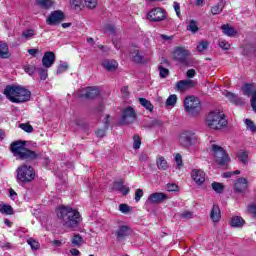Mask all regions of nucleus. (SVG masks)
I'll return each mask as SVG.
<instances>
[{"label": "nucleus", "instance_id": "1", "mask_svg": "<svg viewBox=\"0 0 256 256\" xmlns=\"http://www.w3.org/2000/svg\"><path fill=\"white\" fill-rule=\"evenodd\" d=\"M58 219L62 220L64 227L73 229L81 223V214L77 209L67 206H60L56 209Z\"/></svg>", "mask_w": 256, "mask_h": 256}, {"label": "nucleus", "instance_id": "2", "mask_svg": "<svg viewBox=\"0 0 256 256\" xmlns=\"http://www.w3.org/2000/svg\"><path fill=\"white\" fill-rule=\"evenodd\" d=\"M4 95L11 103H26L31 99V91L21 85L7 86Z\"/></svg>", "mask_w": 256, "mask_h": 256}, {"label": "nucleus", "instance_id": "3", "mask_svg": "<svg viewBox=\"0 0 256 256\" xmlns=\"http://www.w3.org/2000/svg\"><path fill=\"white\" fill-rule=\"evenodd\" d=\"M10 151L16 159H19L20 161L39 159V154L27 149V147H25V142L22 141L13 142L10 146Z\"/></svg>", "mask_w": 256, "mask_h": 256}, {"label": "nucleus", "instance_id": "4", "mask_svg": "<svg viewBox=\"0 0 256 256\" xmlns=\"http://www.w3.org/2000/svg\"><path fill=\"white\" fill-rule=\"evenodd\" d=\"M206 125L209 129H213L214 131H221V129L227 127L228 122L227 118H225V114L216 110L208 113L206 116Z\"/></svg>", "mask_w": 256, "mask_h": 256}, {"label": "nucleus", "instance_id": "5", "mask_svg": "<svg viewBox=\"0 0 256 256\" xmlns=\"http://www.w3.org/2000/svg\"><path fill=\"white\" fill-rule=\"evenodd\" d=\"M35 179V168L28 164H22L16 169V181L18 185H27Z\"/></svg>", "mask_w": 256, "mask_h": 256}, {"label": "nucleus", "instance_id": "6", "mask_svg": "<svg viewBox=\"0 0 256 256\" xmlns=\"http://www.w3.org/2000/svg\"><path fill=\"white\" fill-rule=\"evenodd\" d=\"M201 139L197 136V133L192 130H184L180 133L178 137V143L181 147L185 149H190V147H195V145H199Z\"/></svg>", "mask_w": 256, "mask_h": 256}, {"label": "nucleus", "instance_id": "7", "mask_svg": "<svg viewBox=\"0 0 256 256\" xmlns=\"http://www.w3.org/2000/svg\"><path fill=\"white\" fill-rule=\"evenodd\" d=\"M210 151L212 155H214V159L218 165L225 166L229 163V155H227V152H225L223 147L217 144H212Z\"/></svg>", "mask_w": 256, "mask_h": 256}, {"label": "nucleus", "instance_id": "8", "mask_svg": "<svg viewBox=\"0 0 256 256\" xmlns=\"http://www.w3.org/2000/svg\"><path fill=\"white\" fill-rule=\"evenodd\" d=\"M189 55H191V52L187 48L178 46L174 48L172 52V59H174V61H177L178 63L185 64L187 63Z\"/></svg>", "mask_w": 256, "mask_h": 256}, {"label": "nucleus", "instance_id": "9", "mask_svg": "<svg viewBox=\"0 0 256 256\" xmlns=\"http://www.w3.org/2000/svg\"><path fill=\"white\" fill-rule=\"evenodd\" d=\"M199 105H201V102L197 97L189 96L184 100V109L189 115H195V113H197V109H199Z\"/></svg>", "mask_w": 256, "mask_h": 256}, {"label": "nucleus", "instance_id": "10", "mask_svg": "<svg viewBox=\"0 0 256 256\" xmlns=\"http://www.w3.org/2000/svg\"><path fill=\"white\" fill-rule=\"evenodd\" d=\"M165 17V10L160 7L153 8L147 14L148 21H152V23H159L160 21H163Z\"/></svg>", "mask_w": 256, "mask_h": 256}, {"label": "nucleus", "instance_id": "11", "mask_svg": "<svg viewBox=\"0 0 256 256\" xmlns=\"http://www.w3.org/2000/svg\"><path fill=\"white\" fill-rule=\"evenodd\" d=\"M135 119H137V114L135 113V110L132 107H127L122 113L120 124L131 125V123H135Z\"/></svg>", "mask_w": 256, "mask_h": 256}, {"label": "nucleus", "instance_id": "12", "mask_svg": "<svg viewBox=\"0 0 256 256\" xmlns=\"http://www.w3.org/2000/svg\"><path fill=\"white\" fill-rule=\"evenodd\" d=\"M197 83L195 80L187 79L180 80L176 83L175 90L180 91V93H185V91H189V89H193Z\"/></svg>", "mask_w": 256, "mask_h": 256}, {"label": "nucleus", "instance_id": "13", "mask_svg": "<svg viewBox=\"0 0 256 256\" xmlns=\"http://www.w3.org/2000/svg\"><path fill=\"white\" fill-rule=\"evenodd\" d=\"M191 177L196 183V185H198V187H201L203 186V183H205V180L207 179V174L205 173V171L201 169H193L191 171Z\"/></svg>", "mask_w": 256, "mask_h": 256}, {"label": "nucleus", "instance_id": "14", "mask_svg": "<svg viewBox=\"0 0 256 256\" xmlns=\"http://www.w3.org/2000/svg\"><path fill=\"white\" fill-rule=\"evenodd\" d=\"M167 199H169V197L165 193L155 192L149 195L147 203L159 205V203H163V201H167Z\"/></svg>", "mask_w": 256, "mask_h": 256}, {"label": "nucleus", "instance_id": "15", "mask_svg": "<svg viewBox=\"0 0 256 256\" xmlns=\"http://www.w3.org/2000/svg\"><path fill=\"white\" fill-rule=\"evenodd\" d=\"M63 21V12L56 10L50 13L46 19L47 25H59Z\"/></svg>", "mask_w": 256, "mask_h": 256}, {"label": "nucleus", "instance_id": "16", "mask_svg": "<svg viewBox=\"0 0 256 256\" xmlns=\"http://www.w3.org/2000/svg\"><path fill=\"white\" fill-rule=\"evenodd\" d=\"M54 64H55V53L51 51L46 52L42 58L43 67H46V69H49L53 67Z\"/></svg>", "mask_w": 256, "mask_h": 256}, {"label": "nucleus", "instance_id": "17", "mask_svg": "<svg viewBox=\"0 0 256 256\" xmlns=\"http://www.w3.org/2000/svg\"><path fill=\"white\" fill-rule=\"evenodd\" d=\"M101 94V91L99 88L92 86V87H87L83 90V97H86V99H95V97H99Z\"/></svg>", "mask_w": 256, "mask_h": 256}, {"label": "nucleus", "instance_id": "18", "mask_svg": "<svg viewBox=\"0 0 256 256\" xmlns=\"http://www.w3.org/2000/svg\"><path fill=\"white\" fill-rule=\"evenodd\" d=\"M249 187V182L245 178H238L234 184V189L237 193H245Z\"/></svg>", "mask_w": 256, "mask_h": 256}, {"label": "nucleus", "instance_id": "19", "mask_svg": "<svg viewBox=\"0 0 256 256\" xmlns=\"http://www.w3.org/2000/svg\"><path fill=\"white\" fill-rule=\"evenodd\" d=\"M129 235V227L127 226H120L116 232V237L118 241H123L125 237Z\"/></svg>", "mask_w": 256, "mask_h": 256}, {"label": "nucleus", "instance_id": "20", "mask_svg": "<svg viewBox=\"0 0 256 256\" xmlns=\"http://www.w3.org/2000/svg\"><path fill=\"white\" fill-rule=\"evenodd\" d=\"M210 217L214 223H219L221 220V210L219 209V206H213Z\"/></svg>", "mask_w": 256, "mask_h": 256}, {"label": "nucleus", "instance_id": "21", "mask_svg": "<svg viewBox=\"0 0 256 256\" xmlns=\"http://www.w3.org/2000/svg\"><path fill=\"white\" fill-rule=\"evenodd\" d=\"M221 29L224 35H227V37H235V35H237V30H235V28H233L229 24L222 25Z\"/></svg>", "mask_w": 256, "mask_h": 256}, {"label": "nucleus", "instance_id": "22", "mask_svg": "<svg viewBox=\"0 0 256 256\" xmlns=\"http://www.w3.org/2000/svg\"><path fill=\"white\" fill-rule=\"evenodd\" d=\"M102 65L107 71H115L119 67V64L115 60H104Z\"/></svg>", "mask_w": 256, "mask_h": 256}, {"label": "nucleus", "instance_id": "23", "mask_svg": "<svg viewBox=\"0 0 256 256\" xmlns=\"http://www.w3.org/2000/svg\"><path fill=\"white\" fill-rule=\"evenodd\" d=\"M225 9V1L220 0L216 5L212 6L211 13L212 15H219Z\"/></svg>", "mask_w": 256, "mask_h": 256}, {"label": "nucleus", "instance_id": "24", "mask_svg": "<svg viewBox=\"0 0 256 256\" xmlns=\"http://www.w3.org/2000/svg\"><path fill=\"white\" fill-rule=\"evenodd\" d=\"M0 58L9 59V46L5 42H0Z\"/></svg>", "mask_w": 256, "mask_h": 256}, {"label": "nucleus", "instance_id": "25", "mask_svg": "<svg viewBox=\"0 0 256 256\" xmlns=\"http://www.w3.org/2000/svg\"><path fill=\"white\" fill-rule=\"evenodd\" d=\"M156 164L158 169H161L162 171H165L169 168V164L167 163V160H165V157L163 156L157 157Z\"/></svg>", "mask_w": 256, "mask_h": 256}, {"label": "nucleus", "instance_id": "26", "mask_svg": "<svg viewBox=\"0 0 256 256\" xmlns=\"http://www.w3.org/2000/svg\"><path fill=\"white\" fill-rule=\"evenodd\" d=\"M0 213H2V215H13V207L9 204L1 203Z\"/></svg>", "mask_w": 256, "mask_h": 256}, {"label": "nucleus", "instance_id": "27", "mask_svg": "<svg viewBox=\"0 0 256 256\" xmlns=\"http://www.w3.org/2000/svg\"><path fill=\"white\" fill-rule=\"evenodd\" d=\"M139 103L142 107H144V109H146L147 111L152 112L153 109H155V107L153 106V104L151 103V101L145 99V98H139Z\"/></svg>", "mask_w": 256, "mask_h": 256}, {"label": "nucleus", "instance_id": "28", "mask_svg": "<svg viewBox=\"0 0 256 256\" xmlns=\"http://www.w3.org/2000/svg\"><path fill=\"white\" fill-rule=\"evenodd\" d=\"M242 91H243V95H247V97L249 96H253V93L255 92V86L253 84H245L242 87Z\"/></svg>", "mask_w": 256, "mask_h": 256}, {"label": "nucleus", "instance_id": "29", "mask_svg": "<svg viewBox=\"0 0 256 256\" xmlns=\"http://www.w3.org/2000/svg\"><path fill=\"white\" fill-rule=\"evenodd\" d=\"M109 129V115H106L104 121V129H100L96 132L97 137H105V133Z\"/></svg>", "mask_w": 256, "mask_h": 256}, {"label": "nucleus", "instance_id": "30", "mask_svg": "<svg viewBox=\"0 0 256 256\" xmlns=\"http://www.w3.org/2000/svg\"><path fill=\"white\" fill-rule=\"evenodd\" d=\"M71 243L73 247H81L83 245V237H81L79 234H76L72 237Z\"/></svg>", "mask_w": 256, "mask_h": 256}, {"label": "nucleus", "instance_id": "31", "mask_svg": "<svg viewBox=\"0 0 256 256\" xmlns=\"http://www.w3.org/2000/svg\"><path fill=\"white\" fill-rule=\"evenodd\" d=\"M231 225L232 227H242L245 225V220L239 216L233 217L231 220Z\"/></svg>", "mask_w": 256, "mask_h": 256}, {"label": "nucleus", "instance_id": "32", "mask_svg": "<svg viewBox=\"0 0 256 256\" xmlns=\"http://www.w3.org/2000/svg\"><path fill=\"white\" fill-rule=\"evenodd\" d=\"M131 57L135 63H141L143 61V55H141L138 49L131 52Z\"/></svg>", "mask_w": 256, "mask_h": 256}, {"label": "nucleus", "instance_id": "33", "mask_svg": "<svg viewBox=\"0 0 256 256\" xmlns=\"http://www.w3.org/2000/svg\"><path fill=\"white\" fill-rule=\"evenodd\" d=\"M36 3L42 9H49V7L53 6V2L51 0H36Z\"/></svg>", "mask_w": 256, "mask_h": 256}, {"label": "nucleus", "instance_id": "34", "mask_svg": "<svg viewBox=\"0 0 256 256\" xmlns=\"http://www.w3.org/2000/svg\"><path fill=\"white\" fill-rule=\"evenodd\" d=\"M187 31L191 33H197L199 31V26H197V21L190 20L189 24L187 25Z\"/></svg>", "mask_w": 256, "mask_h": 256}, {"label": "nucleus", "instance_id": "35", "mask_svg": "<svg viewBox=\"0 0 256 256\" xmlns=\"http://www.w3.org/2000/svg\"><path fill=\"white\" fill-rule=\"evenodd\" d=\"M238 159L241 161V163H244V165H247L249 154L246 151H240L237 155Z\"/></svg>", "mask_w": 256, "mask_h": 256}, {"label": "nucleus", "instance_id": "36", "mask_svg": "<svg viewBox=\"0 0 256 256\" xmlns=\"http://www.w3.org/2000/svg\"><path fill=\"white\" fill-rule=\"evenodd\" d=\"M177 104V96L175 94L170 95L166 100L167 107H173Z\"/></svg>", "mask_w": 256, "mask_h": 256}, {"label": "nucleus", "instance_id": "37", "mask_svg": "<svg viewBox=\"0 0 256 256\" xmlns=\"http://www.w3.org/2000/svg\"><path fill=\"white\" fill-rule=\"evenodd\" d=\"M212 189H213V191H215V193H223V189H225V187L223 186L222 183L213 182Z\"/></svg>", "mask_w": 256, "mask_h": 256}, {"label": "nucleus", "instance_id": "38", "mask_svg": "<svg viewBox=\"0 0 256 256\" xmlns=\"http://www.w3.org/2000/svg\"><path fill=\"white\" fill-rule=\"evenodd\" d=\"M208 48H209V42L201 41L198 43L197 51H199V53H203V51H207Z\"/></svg>", "mask_w": 256, "mask_h": 256}, {"label": "nucleus", "instance_id": "39", "mask_svg": "<svg viewBox=\"0 0 256 256\" xmlns=\"http://www.w3.org/2000/svg\"><path fill=\"white\" fill-rule=\"evenodd\" d=\"M22 37H24V39H26L27 41H29V39H33V37H35V30L33 29L25 30L22 33Z\"/></svg>", "mask_w": 256, "mask_h": 256}, {"label": "nucleus", "instance_id": "40", "mask_svg": "<svg viewBox=\"0 0 256 256\" xmlns=\"http://www.w3.org/2000/svg\"><path fill=\"white\" fill-rule=\"evenodd\" d=\"M219 48L220 49H224V51H229V49H231V44H229V42H227L224 39H220L218 42Z\"/></svg>", "mask_w": 256, "mask_h": 256}, {"label": "nucleus", "instance_id": "41", "mask_svg": "<svg viewBox=\"0 0 256 256\" xmlns=\"http://www.w3.org/2000/svg\"><path fill=\"white\" fill-rule=\"evenodd\" d=\"M28 245H30L31 249H33L34 251H37V249H39V243L37 242V240L33 239V238H29L27 240Z\"/></svg>", "mask_w": 256, "mask_h": 256}, {"label": "nucleus", "instance_id": "42", "mask_svg": "<svg viewBox=\"0 0 256 256\" xmlns=\"http://www.w3.org/2000/svg\"><path fill=\"white\" fill-rule=\"evenodd\" d=\"M68 69L69 65L66 62H64L58 66L57 74L61 75V73H65V71H67Z\"/></svg>", "mask_w": 256, "mask_h": 256}, {"label": "nucleus", "instance_id": "43", "mask_svg": "<svg viewBox=\"0 0 256 256\" xmlns=\"http://www.w3.org/2000/svg\"><path fill=\"white\" fill-rule=\"evenodd\" d=\"M245 125L247 126L248 129L252 131V133L256 132V125L251 121V119H246L245 120Z\"/></svg>", "mask_w": 256, "mask_h": 256}, {"label": "nucleus", "instance_id": "44", "mask_svg": "<svg viewBox=\"0 0 256 256\" xmlns=\"http://www.w3.org/2000/svg\"><path fill=\"white\" fill-rule=\"evenodd\" d=\"M72 9H79L83 5V0H70Z\"/></svg>", "mask_w": 256, "mask_h": 256}, {"label": "nucleus", "instance_id": "45", "mask_svg": "<svg viewBox=\"0 0 256 256\" xmlns=\"http://www.w3.org/2000/svg\"><path fill=\"white\" fill-rule=\"evenodd\" d=\"M133 141V149H139L141 147V138H139V135H134Z\"/></svg>", "mask_w": 256, "mask_h": 256}, {"label": "nucleus", "instance_id": "46", "mask_svg": "<svg viewBox=\"0 0 256 256\" xmlns=\"http://www.w3.org/2000/svg\"><path fill=\"white\" fill-rule=\"evenodd\" d=\"M84 3L88 9H95L97 7V0H84Z\"/></svg>", "mask_w": 256, "mask_h": 256}, {"label": "nucleus", "instance_id": "47", "mask_svg": "<svg viewBox=\"0 0 256 256\" xmlns=\"http://www.w3.org/2000/svg\"><path fill=\"white\" fill-rule=\"evenodd\" d=\"M224 95L229 101H231V103H237V95H235L234 93L226 92L224 93Z\"/></svg>", "mask_w": 256, "mask_h": 256}, {"label": "nucleus", "instance_id": "48", "mask_svg": "<svg viewBox=\"0 0 256 256\" xmlns=\"http://www.w3.org/2000/svg\"><path fill=\"white\" fill-rule=\"evenodd\" d=\"M158 69L160 72V77H162V79H165V77H167L169 75V69H167L163 66H159Z\"/></svg>", "mask_w": 256, "mask_h": 256}, {"label": "nucleus", "instance_id": "49", "mask_svg": "<svg viewBox=\"0 0 256 256\" xmlns=\"http://www.w3.org/2000/svg\"><path fill=\"white\" fill-rule=\"evenodd\" d=\"M112 189L113 191H123L125 186L123 185V182H114Z\"/></svg>", "mask_w": 256, "mask_h": 256}, {"label": "nucleus", "instance_id": "50", "mask_svg": "<svg viewBox=\"0 0 256 256\" xmlns=\"http://www.w3.org/2000/svg\"><path fill=\"white\" fill-rule=\"evenodd\" d=\"M20 129L23 131H26V133H32L33 132V126L31 124H20Z\"/></svg>", "mask_w": 256, "mask_h": 256}, {"label": "nucleus", "instance_id": "51", "mask_svg": "<svg viewBox=\"0 0 256 256\" xmlns=\"http://www.w3.org/2000/svg\"><path fill=\"white\" fill-rule=\"evenodd\" d=\"M173 8H174V11H175L177 17L181 18V6L179 5V3L174 2L173 3Z\"/></svg>", "mask_w": 256, "mask_h": 256}, {"label": "nucleus", "instance_id": "52", "mask_svg": "<svg viewBox=\"0 0 256 256\" xmlns=\"http://www.w3.org/2000/svg\"><path fill=\"white\" fill-rule=\"evenodd\" d=\"M119 211H121V213H129V211H131V207L127 204H120Z\"/></svg>", "mask_w": 256, "mask_h": 256}, {"label": "nucleus", "instance_id": "53", "mask_svg": "<svg viewBox=\"0 0 256 256\" xmlns=\"http://www.w3.org/2000/svg\"><path fill=\"white\" fill-rule=\"evenodd\" d=\"M38 73L40 75V79L42 81H45V79H47V70L43 69V68H39L38 69Z\"/></svg>", "mask_w": 256, "mask_h": 256}, {"label": "nucleus", "instance_id": "54", "mask_svg": "<svg viewBox=\"0 0 256 256\" xmlns=\"http://www.w3.org/2000/svg\"><path fill=\"white\" fill-rule=\"evenodd\" d=\"M141 197H143V190L137 189L135 192V201L139 203V201H141Z\"/></svg>", "mask_w": 256, "mask_h": 256}, {"label": "nucleus", "instance_id": "55", "mask_svg": "<svg viewBox=\"0 0 256 256\" xmlns=\"http://www.w3.org/2000/svg\"><path fill=\"white\" fill-rule=\"evenodd\" d=\"M175 161H176V165L178 167H181V165H183V158H182L181 154L175 155Z\"/></svg>", "mask_w": 256, "mask_h": 256}, {"label": "nucleus", "instance_id": "56", "mask_svg": "<svg viewBox=\"0 0 256 256\" xmlns=\"http://www.w3.org/2000/svg\"><path fill=\"white\" fill-rule=\"evenodd\" d=\"M195 69H189L186 72V77H188V79H193V77H195Z\"/></svg>", "mask_w": 256, "mask_h": 256}, {"label": "nucleus", "instance_id": "57", "mask_svg": "<svg viewBox=\"0 0 256 256\" xmlns=\"http://www.w3.org/2000/svg\"><path fill=\"white\" fill-rule=\"evenodd\" d=\"M181 217L183 219H191V217H193V212H189V211L183 212L181 214Z\"/></svg>", "mask_w": 256, "mask_h": 256}, {"label": "nucleus", "instance_id": "58", "mask_svg": "<svg viewBox=\"0 0 256 256\" xmlns=\"http://www.w3.org/2000/svg\"><path fill=\"white\" fill-rule=\"evenodd\" d=\"M104 31L106 33H115V27H113V25H108L104 28Z\"/></svg>", "mask_w": 256, "mask_h": 256}, {"label": "nucleus", "instance_id": "59", "mask_svg": "<svg viewBox=\"0 0 256 256\" xmlns=\"http://www.w3.org/2000/svg\"><path fill=\"white\" fill-rule=\"evenodd\" d=\"M9 193H10V198L12 199V201H15V199H17V192H15V190H13V189H10Z\"/></svg>", "mask_w": 256, "mask_h": 256}, {"label": "nucleus", "instance_id": "60", "mask_svg": "<svg viewBox=\"0 0 256 256\" xmlns=\"http://www.w3.org/2000/svg\"><path fill=\"white\" fill-rule=\"evenodd\" d=\"M167 189H168V191H177V185L176 184H168Z\"/></svg>", "mask_w": 256, "mask_h": 256}, {"label": "nucleus", "instance_id": "61", "mask_svg": "<svg viewBox=\"0 0 256 256\" xmlns=\"http://www.w3.org/2000/svg\"><path fill=\"white\" fill-rule=\"evenodd\" d=\"M52 245H54V247H61V245H63V242H61L60 240H54L52 241Z\"/></svg>", "mask_w": 256, "mask_h": 256}, {"label": "nucleus", "instance_id": "62", "mask_svg": "<svg viewBox=\"0 0 256 256\" xmlns=\"http://www.w3.org/2000/svg\"><path fill=\"white\" fill-rule=\"evenodd\" d=\"M70 253H71V255H73V256H79V254H80L81 252H79V250H77V249H75V248H72V249L70 250Z\"/></svg>", "mask_w": 256, "mask_h": 256}, {"label": "nucleus", "instance_id": "63", "mask_svg": "<svg viewBox=\"0 0 256 256\" xmlns=\"http://www.w3.org/2000/svg\"><path fill=\"white\" fill-rule=\"evenodd\" d=\"M26 73H29V75H33L34 73V68L33 67H26L25 68Z\"/></svg>", "mask_w": 256, "mask_h": 256}, {"label": "nucleus", "instance_id": "64", "mask_svg": "<svg viewBox=\"0 0 256 256\" xmlns=\"http://www.w3.org/2000/svg\"><path fill=\"white\" fill-rule=\"evenodd\" d=\"M28 53H29V55H37V53H39V50H37V49H29Z\"/></svg>", "mask_w": 256, "mask_h": 256}]
</instances>
